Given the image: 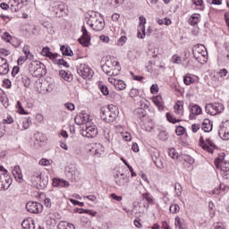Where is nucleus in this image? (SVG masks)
Returning <instances> with one entry per match:
<instances>
[{"instance_id": "f257e3e1", "label": "nucleus", "mask_w": 229, "mask_h": 229, "mask_svg": "<svg viewBox=\"0 0 229 229\" xmlns=\"http://www.w3.org/2000/svg\"><path fill=\"white\" fill-rule=\"evenodd\" d=\"M119 115V108L114 105H109L107 107L102 108L100 117L106 123H114Z\"/></svg>"}, {"instance_id": "f03ea898", "label": "nucleus", "mask_w": 229, "mask_h": 229, "mask_svg": "<svg viewBox=\"0 0 229 229\" xmlns=\"http://www.w3.org/2000/svg\"><path fill=\"white\" fill-rule=\"evenodd\" d=\"M192 53L199 64H206L207 60H208V52H207V47L203 44L195 45L192 47Z\"/></svg>"}, {"instance_id": "7ed1b4c3", "label": "nucleus", "mask_w": 229, "mask_h": 229, "mask_svg": "<svg viewBox=\"0 0 229 229\" xmlns=\"http://www.w3.org/2000/svg\"><path fill=\"white\" fill-rule=\"evenodd\" d=\"M87 23L95 31H101V30L105 28V20L101 18V14L99 13H94L92 15H90Z\"/></svg>"}, {"instance_id": "20e7f679", "label": "nucleus", "mask_w": 229, "mask_h": 229, "mask_svg": "<svg viewBox=\"0 0 229 229\" xmlns=\"http://www.w3.org/2000/svg\"><path fill=\"white\" fill-rule=\"evenodd\" d=\"M102 71L107 76H117V74H119V71H121V66L117 61H107L102 65Z\"/></svg>"}, {"instance_id": "39448f33", "label": "nucleus", "mask_w": 229, "mask_h": 229, "mask_svg": "<svg viewBox=\"0 0 229 229\" xmlns=\"http://www.w3.org/2000/svg\"><path fill=\"white\" fill-rule=\"evenodd\" d=\"M0 191H8L12 185V176L8 174V171L4 166H0Z\"/></svg>"}, {"instance_id": "423d86ee", "label": "nucleus", "mask_w": 229, "mask_h": 229, "mask_svg": "<svg viewBox=\"0 0 229 229\" xmlns=\"http://www.w3.org/2000/svg\"><path fill=\"white\" fill-rule=\"evenodd\" d=\"M50 12L55 17H64L67 13V5L64 2H53L50 4Z\"/></svg>"}, {"instance_id": "0eeeda50", "label": "nucleus", "mask_w": 229, "mask_h": 229, "mask_svg": "<svg viewBox=\"0 0 229 229\" xmlns=\"http://www.w3.org/2000/svg\"><path fill=\"white\" fill-rule=\"evenodd\" d=\"M29 70L30 72H33L35 76H46V74H47L46 65L40 63V61H32L29 64Z\"/></svg>"}, {"instance_id": "6e6552de", "label": "nucleus", "mask_w": 229, "mask_h": 229, "mask_svg": "<svg viewBox=\"0 0 229 229\" xmlns=\"http://www.w3.org/2000/svg\"><path fill=\"white\" fill-rule=\"evenodd\" d=\"M81 133L82 137H87L88 139H94L98 135V127L92 123H87L81 127Z\"/></svg>"}, {"instance_id": "1a4fd4ad", "label": "nucleus", "mask_w": 229, "mask_h": 229, "mask_svg": "<svg viewBox=\"0 0 229 229\" xmlns=\"http://www.w3.org/2000/svg\"><path fill=\"white\" fill-rule=\"evenodd\" d=\"M114 179L118 187H126V185H128V182H130V178L119 169L114 170Z\"/></svg>"}, {"instance_id": "9d476101", "label": "nucleus", "mask_w": 229, "mask_h": 229, "mask_svg": "<svg viewBox=\"0 0 229 229\" xmlns=\"http://www.w3.org/2000/svg\"><path fill=\"white\" fill-rule=\"evenodd\" d=\"M77 73L79 76H81L83 80H90L94 76V71L86 64H80L77 67Z\"/></svg>"}, {"instance_id": "9b49d317", "label": "nucleus", "mask_w": 229, "mask_h": 229, "mask_svg": "<svg viewBox=\"0 0 229 229\" xmlns=\"http://www.w3.org/2000/svg\"><path fill=\"white\" fill-rule=\"evenodd\" d=\"M225 110V106L221 103H212L206 105L205 111L209 115H217V114L223 113Z\"/></svg>"}, {"instance_id": "f8f14e48", "label": "nucleus", "mask_w": 229, "mask_h": 229, "mask_svg": "<svg viewBox=\"0 0 229 229\" xmlns=\"http://www.w3.org/2000/svg\"><path fill=\"white\" fill-rule=\"evenodd\" d=\"M200 148L204 149V151H208V153H214V149H216V144L210 140V139H206V140L203 139V136L199 138V142Z\"/></svg>"}, {"instance_id": "ddd939ff", "label": "nucleus", "mask_w": 229, "mask_h": 229, "mask_svg": "<svg viewBox=\"0 0 229 229\" xmlns=\"http://www.w3.org/2000/svg\"><path fill=\"white\" fill-rule=\"evenodd\" d=\"M74 122L83 128L87 123H90V114L85 111H81L77 116H75Z\"/></svg>"}, {"instance_id": "4468645a", "label": "nucleus", "mask_w": 229, "mask_h": 229, "mask_svg": "<svg viewBox=\"0 0 229 229\" xmlns=\"http://www.w3.org/2000/svg\"><path fill=\"white\" fill-rule=\"evenodd\" d=\"M43 208H44V206H42V204L38 202L29 201L26 204V210L30 214H40Z\"/></svg>"}, {"instance_id": "2eb2a0df", "label": "nucleus", "mask_w": 229, "mask_h": 229, "mask_svg": "<svg viewBox=\"0 0 229 229\" xmlns=\"http://www.w3.org/2000/svg\"><path fill=\"white\" fill-rule=\"evenodd\" d=\"M81 33L82 35L78 40L81 46H84V47H89V45L90 44V35H89V30H87L85 25L81 27Z\"/></svg>"}, {"instance_id": "dca6fc26", "label": "nucleus", "mask_w": 229, "mask_h": 229, "mask_svg": "<svg viewBox=\"0 0 229 229\" xmlns=\"http://www.w3.org/2000/svg\"><path fill=\"white\" fill-rule=\"evenodd\" d=\"M218 135L223 140H229V120L220 125Z\"/></svg>"}, {"instance_id": "f3484780", "label": "nucleus", "mask_w": 229, "mask_h": 229, "mask_svg": "<svg viewBox=\"0 0 229 229\" xmlns=\"http://www.w3.org/2000/svg\"><path fill=\"white\" fill-rule=\"evenodd\" d=\"M52 185L53 187H58L59 189H69V187H71L69 182L60 178H54Z\"/></svg>"}, {"instance_id": "a211bd4d", "label": "nucleus", "mask_w": 229, "mask_h": 229, "mask_svg": "<svg viewBox=\"0 0 229 229\" xmlns=\"http://www.w3.org/2000/svg\"><path fill=\"white\" fill-rule=\"evenodd\" d=\"M199 77L194 74L187 73L183 76V83L186 85H192V83H198Z\"/></svg>"}, {"instance_id": "6ab92c4d", "label": "nucleus", "mask_w": 229, "mask_h": 229, "mask_svg": "<svg viewBox=\"0 0 229 229\" xmlns=\"http://www.w3.org/2000/svg\"><path fill=\"white\" fill-rule=\"evenodd\" d=\"M182 158L188 171H192L194 169V159L192 158V157L184 154L182 156Z\"/></svg>"}, {"instance_id": "aec40b11", "label": "nucleus", "mask_w": 229, "mask_h": 229, "mask_svg": "<svg viewBox=\"0 0 229 229\" xmlns=\"http://www.w3.org/2000/svg\"><path fill=\"white\" fill-rule=\"evenodd\" d=\"M10 72V66L8 65V61L4 57H0V74L4 75Z\"/></svg>"}, {"instance_id": "412c9836", "label": "nucleus", "mask_w": 229, "mask_h": 229, "mask_svg": "<svg viewBox=\"0 0 229 229\" xmlns=\"http://www.w3.org/2000/svg\"><path fill=\"white\" fill-rule=\"evenodd\" d=\"M41 55H43V56H47L50 60H52V62L55 59L58 58V54L55 53L53 54L51 52V50L49 49V47H44Z\"/></svg>"}, {"instance_id": "4be33fe9", "label": "nucleus", "mask_w": 229, "mask_h": 229, "mask_svg": "<svg viewBox=\"0 0 229 229\" xmlns=\"http://www.w3.org/2000/svg\"><path fill=\"white\" fill-rule=\"evenodd\" d=\"M12 173L17 182L22 180V171L21 170V166L15 165L12 170Z\"/></svg>"}, {"instance_id": "5701e85b", "label": "nucleus", "mask_w": 229, "mask_h": 229, "mask_svg": "<svg viewBox=\"0 0 229 229\" xmlns=\"http://www.w3.org/2000/svg\"><path fill=\"white\" fill-rule=\"evenodd\" d=\"M59 75L64 81L71 82L73 80L72 73L71 72H65V70L59 71Z\"/></svg>"}, {"instance_id": "b1692460", "label": "nucleus", "mask_w": 229, "mask_h": 229, "mask_svg": "<svg viewBox=\"0 0 229 229\" xmlns=\"http://www.w3.org/2000/svg\"><path fill=\"white\" fill-rule=\"evenodd\" d=\"M9 5L13 12H19V10L22 9V4L19 2V0H10Z\"/></svg>"}, {"instance_id": "393cba45", "label": "nucleus", "mask_w": 229, "mask_h": 229, "mask_svg": "<svg viewBox=\"0 0 229 229\" xmlns=\"http://www.w3.org/2000/svg\"><path fill=\"white\" fill-rule=\"evenodd\" d=\"M47 178L44 177V175H40V180L37 182L36 183V187L37 189H46V187H47Z\"/></svg>"}, {"instance_id": "a878e982", "label": "nucleus", "mask_w": 229, "mask_h": 229, "mask_svg": "<svg viewBox=\"0 0 229 229\" xmlns=\"http://www.w3.org/2000/svg\"><path fill=\"white\" fill-rule=\"evenodd\" d=\"M22 53L25 55L27 60H35V55L30 50V46L25 45L22 48Z\"/></svg>"}, {"instance_id": "bb28decb", "label": "nucleus", "mask_w": 229, "mask_h": 229, "mask_svg": "<svg viewBox=\"0 0 229 229\" xmlns=\"http://www.w3.org/2000/svg\"><path fill=\"white\" fill-rule=\"evenodd\" d=\"M174 108L176 115H179V117H182V115H183V102L178 101L174 105Z\"/></svg>"}, {"instance_id": "cd10ccee", "label": "nucleus", "mask_w": 229, "mask_h": 229, "mask_svg": "<svg viewBox=\"0 0 229 229\" xmlns=\"http://www.w3.org/2000/svg\"><path fill=\"white\" fill-rule=\"evenodd\" d=\"M134 114L141 121H145L146 115H148V112L146 111V109H142V108H137L134 111Z\"/></svg>"}, {"instance_id": "c85d7f7f", "label": "nucleus", "mask_w": 229, "mask_h": 229, "mask_svg": "<svg viewBox=\"0 0 229 229\" xmlns=\"http://www.w3.org/2000/svg\"><path fill=\"white\" fill-rule=\"evenodd\" d=\"M21 226L22 229H35V220H23Z\"/></svg>"}, {"instance_id": "c756f323", "label": "nucleus", "mask_w": 229, "mask_h": 229, "mask_svg": "<svg viewBox=\"0 0 229 229\" xmlns=\"http://www.w3.org/2000/svg\"><path fill=\"white\" fill-rule=\"evenodd\" d=\"M212 123L208 119H205L202 123V130L206 133H208L209 131H212Z\"/></svg>"}, {"instance_id": "7c9ffc66", "label": "nucleus", "mask_w": 229, "mask_h": 229, "mask_svg": "<svg viewBox=\"0 0 229 229\" xmlns=\"http://www.w3.org/2000/svg\"><path fill=\"white\" fill-rule=\"evenodd\" d=\"M199 19H201V15L199 13H194L190 17L189 24H191V26H196V24L199 22Z\"/></svg>"}, {"instance_id": "2f4dec72", "label": "nucleus", "mask_w": 229, "mask_h": 229, "mask_svg": "<svg viewBox=\"0 0 229 229\" xmlns=\"http://www.w3.org/2000/svg\"><path fill=\"white\" fill-rule=\"evenodd\" d=\"M61 52L64 56H72L73 53L72 50L71 49V47L69 46H61Z\"/></svg>"}, {"instance_id": "473e14b6", "label": "nucleus", "mask_w": 229, "mask_h": 229, "mask_svg": "<svg viewBox=\"0 0 229 229\" xmlns=\"http://www.w3.org/2000/svg\"><path fill=\"white\" fill-rule=\"evenodd\" d=\"M225 153H220L216 159L215 160V165L216 168H219L220 165H223V164H226L225 162Z\"/></svg>"}, {"instance_id": "72a5a7b5", "label": "nucleus", "mask_w": 229, "mask_h": 229, "mask_svg": "<svg viewBox=\"0 0 229 229\" xmlns=\"http://www.w3.org/2000/svg\"><path fill=\"white\" fill-rule=\"evenodd\" d=\"M226 191H228V187L223 183H220L218 188H215L213 190V194L219 195L222 194V192H226Z\"/></svg>"}, {"instance_id": "f704fd0d", "label": "nucleus", "mask_w": 229, "mask_h": 229, "mask_svg": "<svg viewBox=\"0 0 229 229\" xmlns=\"http://www.w3.org/2000/svg\"><path fill=\"white\" fill-rule=\"evenodd\" d=\"M148 107L149 102L146 98L140 96V107L138 108H142V110H148Z\"/></svg>"}, {"instance_id": "c9c22d12", "label": "nucleus", "mask_w": 229, "mask_h": 229, "mask_svg": "<svg viewBox=\"0 0 229 229\" xmlns=\"http://www.w3.org/2000/svg\"><path fill=\"white\" fill-rule=\"evenodd\" d=\"M52 62H53V64L59 65V67H61V65H63V67L69 68V64L67 63V61H65L64 59H58V57H55L54 59V61H52Z\"/></svg>"}, {"instance_id": "e433bc0d", "label": "nucleus", "mask_w": 229, "mask_h": 229, "mask_svg": "<svg viewBox=\"0 0 229 229\" xmlns=\"http://www.w3.org/2000/svg\"><path fill=\"white\" fill-rule=\"evenodd\" d=\"M58 229H76V227H74V225L72 224H69L67 222H61L58 225Z\"/></svg>"}, {"instance_id": "4c0bfd02", "label": "nucleus", "mask_w": 229, "mask_h": 229, "mask_svg": "<svg viewBox=\"0 0 229 229\" xmlns=\"http://www.w3.org/2000/svg\"><path fill=\"white\" fill-rule=\"evenodd\" d=\"M104 137L105 140L109 143L112 142V140H114V134L110 132L109 130L104 131Z\"/></svg>"}, {"instance_id": "58836bf2", "label": "nucleus", "mask_w": 229, "mask_h": 229, "mask_svg": "<svg viewBox=\"0 0 229 229\" xmlns=\"http://www.w3.org/2000/svg\"><path fill=\"white\" fill-rule=\"evenodd\" d=\"M146 24V17L144 16H140V23L138 28H140V30H142V33H144V31H146V26L144 25Z\"/></svg>"}, {"instance_id": "ea45409f", "label": "nucleus", "mask_w": 229, "mask_h": 229, "mask_svg": "<svg viewBox=\"0 0 229 229\" xmlns=\"http://www.w3.org/2000/svg\"><path fill=\"white\" fill-rule=\"evenodd\" d=\"M16 108L18 109L19 114H21V115H28V112L24 110V107H22V104L21 103V101H17Z\"/></svg>"}, {"instance_id": "a19ab883", "label": "nucleus", "mask_w": 229, "mask_h": 229, "mask_svg": "<svg viewBox=\"0 0 229 229\" xmlns=\"http://www.w3.org/2000/svg\"><path fill=\"white\" fill-rule=\"evenodd\" d=\"M166 119L168 123H172V124H176V123H180V119L174 118L171 113H166Z\"/></svg>"}, {"instance_id": "79ce46f5", "label": "nucleus", "mask_w": 229, "mask_h": 229, "mask_svg": "<svg viewBox=\"0 0 229 229\" xmlns=\"http://www.w3.org/2000/svg\"><path fill=\"white\" fill-rule=\"evenodd\" d=\"M41 25L43 26V28H46L47 31H48V33H53V24L49 21H42Z\"/></svg>"}, {"instance_id": "37998d69", "label": "nucleus", "mask_w": 229, "mask_h": 229, "mask_svg": "<svg viewBox=\"0 0 229 229\" xmlns=\"http://www.w3.org/2000/svg\"><path fill=\"white\" fill-rule=\"evenodd\" d=\"M40 176H41V174H34L30 176V181L32 182V185L36 187L37 182H40Z\"/></svg>"}, {"instance_id": "c03bdc74", "label": "nucleus", "mask_w": 229, "mask_h": 229, "mask_svg": "<svg viewBox=\"0 0 229 229\" xmlns=\"http://www.w3.org/2000/svg\"><path fill=\"white\" fill-rule=\"evenodd\" d=\"M114 88L116 90H124L126 89V83L123 81L118 80Z\"/></svg>"}, {"instance_id": "a18cd8bd", "label": "nucleus", "mask_w": 229, "mask_h": 229, "mask_svg": "<svg viewBox=\"0 0 229 229\" xmlns=\"http://www.w3.org/2000/svg\"><path fill=\"white\" fill-rule=\"evenodd\" d=\"M103 153H105V147L101 144H98L97 148L95 149V155H97V157H101Z\"/></svg>"}, {"instance_id": "49530a36", "label": "nucleus", "mask_w": 229, "mask_h": 229, "mask_svg": "<svg viewBox=\"0 0 229 229\" xmlns=\"http://www.w3.org/2000/svg\"><path fill=\"white\" fill-rule=\"evenodd\" d=\"M171 20L170 19H167V18H164V19H158L157 20V24H159V26H162V25H165V26H171Z\"/></svg>"}, {"instance_id": "de8ad7c7", "label": "nucleus", "mask_w": 229, "mask_h": 229, "mask_svg": "<svg viewBox=\"0 0 229 229\" xmlns=\"http://www.w3.org/2000/svg\"><path fill=\"white\" fill-rule=\"evenodd\" d=\"M142 198L148 205H153V197L149 193H143Z\"/></svg>"}, {"instance_id": "09e8293b", "label": "nucleus", "mask_w": 229, "mask_h": 229, "mask_svg": "<svg viewBox=\"0 0 229 229\" xmlns=\"http://www.w3.org/2000/svg\"><path fill=\"white\" fill-rule=\"evenodd\" d=\"M191 110L193 115H199V114H201V107L198 105H194L193 106H191Z\"/></svg>"}, {"instance_id": "8fccbe9b", "label": "nucleus", "mask_w": 229, "mask_h": 229, "mask_svg": "<svg viewBox=\"0 0 229 229\" xmlns=\"http://www.w3.org/2000/svg\"><path fill=\"white\" fill-rule=\"evenodd\" d=\"M154 164L157 169H164V163H162V158L156 157V159H154Z\"/></svg>"}, {"instance_id": "3c124183", "label": "nucleus", "mask_w": 229, "mask_h": 229, "mask_svg": "<svg viewBox=\"0 0 229 229\" xmlns=\"http://www.w3.org/2000/svg\"><path fill=\"white\" fill-rule=\"evenodd\" d=\"M169 210L171 214H178L180 212V206L178 204H173L170 206Z\"/></svg>"}, {"instance_id": "603ef678", "label": "nucleus", "mask_w": 229, "mask_h": 229, "mask_svg": "<svg viewBox=\"0 0 229 229\" xmlns=\"http://www.w3.org/2000/svg\"><path fill=\"white\" fill-rule=\"evenodd\" d=\"M153 103L157 105L158 108H162V97L160 96L154 97Z\"/></svg>"}, {"instance_id": "864d4df0", "label": "nucleus", "mask_w": 229, "mask_h": 229, "mask_svg": "<svg viewBox=\"0 0 229 229\" xmlns=\"http://www.w3.org/2000/svg\"><path fill=\"white\" fill-rule=\"evenodd\" d=\"M78 214H89V216H96L97 212H92L89 209L79 208L77 209Z\"/></svg>"}, {"instance_id": "5fc2aeb1", "label": "nucleus", "mask_w": 229, "mask_h": 229, "mask_svg": "<svg viewBox=\"0 0 229 229\" xmlns=\"http://www.w3.org/2000/svg\"><path fill=\"white\" fill-rule=\"evenodd\" d=\"M174 190L176 196L180 198V196H182V184H180V182H176L174 184Z\"/></svg>"}, {"instance_id": "6e6d98bb", "label": "nucleus", "mask_w": 229, "mask_h": 229, "mask_svg": "<svg viewBox=\"0 0 229 229\" xmlns=\"http://www.w3.org/2000/svg\"><path fill=\"white\" fill-rule=\"evenodd\" d=\"M99 89H100V92H102V94L104 96H108V94H110V91H108V87H106L103 84L99 85Z\"/></svg>"}, {"instance_id": "4d7b16f0", "label": "nucleus", "mask_w": 229, "mask_h": 229, "mask_svg": "<svg viewBox=\"0 0 229 229\" xmlns=\"http://www.w3.org/2000/svg\"><path fill=\"white\" fill-rule=\"evenodd\" d=\"M169 157H171V158H178V152H176L175 148H170L168 151Z\"/></svg>"}, {"instance_id": "13d9d810", "label": "nucleus", "mask_w": 229, "mask_h": 229, "mask_svg": "<svg viewBox=\"0 0 229 229\" xmlns=\"http://www.w3.org/2000/svg\"><path fill=\"white\" fill-rule=\"evenodd\" d=\"M174 221H175V228L183 229V224H182V220H180V216H176Z\"/></svg>"}, {"instance_id": "bf43d9fd", "label": "nucleus", "mask_w": 229, "mask_h": 229, "mask_svg": "<svg viewBox=\"0 0 229 229\" xmlns=\"http://www.w3.org/2000/svg\"><path fill=\"white\" fill-rule=\"evenodd\" d=\"M3 40H5V42H11L12 41V35L8 32H4L2 36Z\"/></svg>"}, {"instance_id": "052dcab7", "label": "nucleus", "mask_w": 229, "mask_h": 229, "mask_svg": "<svg viewBox=\"0 0 229 229\" xmlns=\"http://www.w3.org/2000/svg\"><path fill=\"white\" fill-rule=\"evenodd\" d=\"M172 63L173 64H182V57L178 55H174L172 57Z\"/></svg>"}, {"instance_id": "680f3d73", "label": "nucleus", "mask_w": 229, "mask_h": 229, "mask_svg": "<svg viewBox=\"0 0 229 229\" xmlns=\"http://www.w3.org/2000/svg\"><path fill=\"white\" fill-rule=\"evenodd\" d=\"M160 140H167V131H161L158 134Z\"/></svg>"}, {"instance_id": "e2e57ef3", "label": "nucleus", "mask_w": 229, "mask_h": 229, "mask_svg": "<svg viewBox=\"0 0 229 229\" xmlns=\"http://www.w3.org/2000/svg\"><path fill=\"white\" fill-rule=\"evenodd\" d=\"M220 172L221 171H229V162L227 163H222V165H219Z\"/></svg>"}, {"instance_id": "0e129e2a", "label": "nucleus", "mask_w": 229, "mask_h": 229, "mask_svg": "<svg viewBox=\"0 0 229 229\" xmlns=\"http://www.w3.org/2000/svg\"><path fill=\"white\" fill-rule=\"evenodd\" d=\"M139 96V89L132 88L130 91V98H137Z\"/></svg>"}, {"instance_id": "69168bd1", "label": "nucleus", "mask_w": 229, "mask_h": 229, "mask_svg": "<svg viewBox=\"0 0 229 229\" xmlns=\"http://www.w3.org/2000/svg\"><path fill=\"white\" fill-rule=\"evenodd\" d=\"M201 128V124L199 123H193L191 125V131H193V133H198V131Z\"/></svg>"}, {"instance_id": "338daca9", "label": "nucleus", "mask_w": 229, "mask_h": 229, "mask_svg": "<svg viewBox=\"0 0 229 229\" xmlns=\"http://www.w3.org/2000/svg\"><path fill=\"white\" fill-rule=\"evenodd\" d=\"M175 133L177 135H183V133H185V128H183V126H179L176 130H175Z\"/></svg>"}, {"instance_id": "774afa93", "label": "nucleus", "mask_w": 229, "mask_h": 229, "mask_svg": "<svg viewBox=\"0 0 229 229\" xmlns=\"http://www.w3.org/2000/svg\"><path fill=\"white\" fill-rule=\"evenodd\" d=\"M221 176L225 180H229V170H224L220 172Z\"/></svg>"}]
</instances>
